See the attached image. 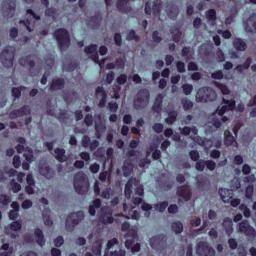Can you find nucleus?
I'll return each instance as SVG.
<instances>
[{"instance_id":"ddd939ff","label":"nucleus","mask_w":256,"mask_h":256,"mask_svg":"<svg viewBox=\"0 0 256 256\" xmlns=\"http://www.w3.org/2000/svg\"><path fill=\"white\" fill-rule=\"evenodd\" d=\"M196 171H200L203 173L205 171V167L208 169V171H215L217 168V163L213 160H198L196 161Z\"/></svg>"},{"instance_id":"f03ea898","label":"nucleus","mask_w":256,"mask_h":256,"mask_svg":"<svg viewBox=\"0 0 256 256\" xmlns=\"http://www.w3.org/2000/svg\"><path fill=\"white\" fill-rule=\"evenodd\" d=\"M149 101H151V92L147 88H142L134 96L133 107L136 111H141L149 105Z\"/></svg>"},{"instance_id":"0eeeda50","label":"nucleus","mask_w":256,"mask_h":256,"mask_svg":"<svg viewBox=\"0 0 256 256\" xmlns=\"http://www.w3.org/2000/svg\"><path fill=\"white\" fill-rule=\"evenodd\" d=\"M217 99V93L209 87H202L196 94V100L198 103H209Z\"/></svg>"},{"instance_id":"13d9d810","label":"nucleus","mask_w":256,"mask_h":256,"mask_svg":"<svg viewBox=\"0 0 256 256\" xmlns=\"http://www.w3.org/2000/svg\"><path fill=\"white\" fill-rule=\"evenodd\" d=\"M118 85H125L127 83V74H121L116 78Z\"/></svg>"},{"instance_id":"680f3d73","label":"nucleus","mask_w":256,"mask_h":256,"mask_svg":"<svg viewBox=\"0 0 256 256\" xmlns=\"http://www.w3.org/2000/svg\"><path fill=\"white\" fill-rule=\"evenodd\" d=\"M108 109L111 113H117V110L119 109V104H117V102H109Z\"/></svg>"},{"instance_id":"39448f33","label":"nucleus","mask_w":256,"mask_h":256,"mask_svg":"<svg viewBox=\"0 0 256 256\" xmlns=\"http://www.w3.org/2000/svg\"><path fill=\"white\" fill-rule=\"evenodd\" d=\"M60 51H65V49H69L71 45V36L69 35V31L65 28H59L53 33Z\"/></svg>"},{"instance_id":"4468645a","label":"nucleus","mask_w":256,"mask_h":256,"mask_svg":"<svg viewBox=\"0 0 256 256\" xmlns=\"http://www.w3.org/2000/svg\"><path fill=\"white\" fill-rule=\"evenodd\" d=\"M165 243H167V238H165V235L163 234H158L150 239V247L156 251H161L165 246Z\"/></svg>"},{"instance_id":"c9c22d12","label":"nucleus","mask_w":256,"mask_h":256,"mask_svg":"<svg viewBox=\"0 0 256 256\" xmlns=\"http://www.w3.org/2000/svg\"><path fill=\"white\" fill-rule=\"evenodd\" d=\"M167 207H169V202H167V201H163L161 203L154 204V209L156 211H158L159 213H165V209H167Z\"/></svg>"},{"instance_id":"5fc2aeb1","label":"nucleus","mask_w":256,"mask_h":256,"mask_svg":"<svg viewBox=\"0 0 256 256\" xmlns=\"http://www.w3.org/2000/svg\"><path fill=\"white\" fill-rule=\"evenodd\" d=\"M115 245H119V240L117 238H112L107 242V248L106 251H109V249H113Z\"/></svg>"},{"instance_id":"0e129e2a","label":"nucleus","mask_w":256,"mask_h":256,"mask_svg":"<svg viewBox=\"0 0 256 256\" xmlns=\"http://www.w3.org/2000/svg\"><path fill=\"white\" fill-rule=\"evenodd\" d=\"M152 129L155 133H163V129H164V126L162 123H155L153 126H152Z\"/></svg>"},{"instance_id":"7c9ffc66","label":"nucleus","mask_w":256,"mask_h":256,"mask_svg":"<svg viewBox=\"0 0 256 256\" xmlns=\"http://www.w3.org/2000/svg\"><path fill=\"white\" fill-rule=\"evenodd\" d=\"M171 229L172 231H174V233H176V235H179L183 233V223H181L180 221L173 222L171 224Z\"/></svg>"},{"instance_id":"774afa93","label":"nucleus","mask_w":256,"mask_h":256,"mask_svg":"<svg viewBox=\"0 0 256 256\" xmlns=\"http://www.w3.org/2000/svg\"><path fill=\"white\" fill-rule=\"evenodd\" d=\"M223 77H224L223 71H221V70H218V71H216V72H214V73L211 74V78H212V79L221 80V79H223Z\"/></svg>"},{"instance_id":"2f4dec72","label":"nucleus","mask_w":256,"mask_h":256,"mask_svg":"<svg viewBox=\"0 0 256 256\" xmlns=\"http://www.w3.org/2000/svg\"><path fill=\"white\" fill-rule=\"evenodd\" d=\"M41 174L46 177V179H53L55 173H53V170L49 166H45L44 168L40 169Z\"/></svg>"},{"instance_id":"c85d7f7f","label":"nucleus","mask_w":256,"mask_h":256,"mask_svg":"<svg viewBox=\"0 0 256 256\" xmlns=\"http://www.w3.org/2000/svg\"><path fill=\"white\" fill-rule=\"evenodd\" d=\"M54 153L59 163H65V161H67V156H65V150L63 148H55Z\"/></svg>"},{"instance_id":"052dcab7","label":"nucleus","mask_w":256,"mask_h":256,"mask_svg":"<svg viewBox=\"0 0 256 256\" xmlns=\"http://www.w3.org/2000/svg\"><path fill=\"white\" fill-rule=\"evenodd\" d=\"M77 67H79V64H77V62H70L66 65V71H68L69 73H73V71H75Z\"/></svg>"},{"instance_id":"2eb2a0df","label":"nucleus","mask_w":256,"mask_h":256,"mask_svg":"<svg viewBox=\"0 0 256 256\" xmlns=\"http://www.w3.org/2000/svg\"><path fill=\"white\" fill-rule=\"evenodd\" d=\"M2 7L4 10V15L11 19L15 15V9L17 7V2L15 0H4L2 2Z\"/></svg>"},{"instance_id":"e2e57ef3","label":"nucleus","mask_w":256,"mask_h":256,"mask_svg":"<svg viewBox=\"0 0 256 256\" xmlns=\"http://www.w3.org/2000/svg\"><path fill=\"white\" fill-rule=\"evenodd\" d=\"M152 39H153L154 43H161L163 41V37H161L159 35V31H157V30H155L152 33Z\"/></svg>"},{"instance_id":"6e6552de","label":"nucleus","mask_w":256,"mask_h":256,"mask_svg":"<svg viewBox=\"0 0 256 256\" xmlns=\"http://www.w3.org/2000/svg\"><path fill=\"white\" fill-rule=\"evenodd\" d=\"M82 219H85V214L83 213V211L70 213L67 216L65 222L66 231H75V227H77Z\"/></svg>"},{"instance_id":"72a5a7b5","label":"nucleus","mask_w":256,"mask_h":256,"mask_svg":"<svg viewBox=\"0 0 256 256\" xmlns=\"http://www.w3.org/2000/svg\"><path fill=\"white\" fill-rule=\"evenodd\" d=\"M177 121V111H170L168 117L165 119V123L168 125H173Z\"/></svg>"},{"instance_id":"423d86ee","label":"nucleus","mask_w":256,"mask_h":256,"mask_svg":"<svg viewBox=\"0 0 256 256\" xmlns=\"http://www.w3.org/2000/svg\"><path fill=\"white\" fill-rule=\"evenodd\" d=\"M0 61L6 69H11L13 61H15V48L13 46L4 48L0 54Z\"/></svg>"},{"instance_id":"79ce46f5","label":"nucleus","mask_w":256,"mask_h":256,"mask_svg":"<svg viewBox=\"0 0 256 256\" xmlns=\"http://www.w3.org/2000/svg\"><path fill=\"white\" fill-rule=\"evenodd\" d=\"M254 191H255V187L253 186V184H249L245 190L246 199H253Z\"/></svg>"},{"instance_id":"bb28decb","label":"nucleus","mask_w":256,"mask_h":256,"mask_svg":"<svg viewBox=\"0 0 256 256\" xmlns=\"http://www.w3.org/2000/svg\"><path fill=\"white\" fill-rule=\"evenodd\" d=\"M233 47L236 51H247V43L241 38H234Z\"/></svg>"},{"instance_id":"4be33fe9","label":"nucleus","mask_w":256,"mask_h":256,"mask_svg":"<svg viewBox=\"0 0 256 256\" xmlns=\"http://www.w3.org/2000/svg\"><path fill=\"white\" fill-rule=\"evenodd\" d=\"M176 194L178 195V197L184 199V201H189L192 196L191 189L187 185L178 187Z\"/></svg>"},{"instance_id":"a19ab883","label":"nucleus","mask_w":256,"mask_h":256,"mask_svg":"<svg viewBox=\"0 0 256 256\" xmlns=\"http://www.w3.org/2000/svg\"><path fill=\"white\" fill-rule=\"evenodd\" d=\"M11 203V197L7 194H0V205L7 207Z\"/></svg>"},{"instance_id":"b1692460","label":"nucleus","mask_w":256,"mask_h":256,"mask_svg":"<svg viewBox=\"0 0 256 256\" xmlns=\"http://www.w3.org/2000/svg\"><path fill=\"white\" fill-rule=\"evenodd\" d=\"M34 235H35V239H36V243L40 246V247H45V235H43V230H41V228H36L34 230Z\"/></svg>"},{"instance_id":"20e7f679","label":"nucleus","mask_w":256,"mask_h":256,"mask_svg":"<svg viewBox=\"0 0 256 256\" xmlns=\"http://www.w3.org/2000/svg\"><path fill=\"white\" fill-rule=\"evenodd\" d=\"M74 189L78 195H85L89 191V179L83 171L74 175Z\"/></svg>"},{"instance_id":"c756f323","label":"nucleus","mask_w":256,"mask_h":256,"mask_svg":"<svg viewBox=\"0 0 256 256\" xmlns=\"http://www.w3.org/2000/svg\"><path fill=\"white\" fill-rule=\"evenodd\" d=\"M215 87H217V89H220L222 95H229L231 93V90H229V87H227V85L221 83V82H214Z\"/></svg>"},{"instance_id":"09e8293b","label":"nucleus","mask_w":256,"mask_h":256,"mask_svg":"<svg viewBox=\"0 0 256 256\" xmlns=\"http://www.w3.org/2000/svg\"><path fill=\"white\" fill-rule=\"evenodd\" d=\"M131 171H133V164H131V163L124 164L123 173H124L125 177L131 175Z\"/></svg>"},{"instance_id":"864d4df0","label":"nucleus","mask_w":256,"mask_h":256,"mask_svg":"<svg viewBox=\"0 0 256 256\" xmlns=\"http://www.w3.org/2000/svg\"><path fill=\"white\" fill-rule=\"evenodd\" d=\"M216 57H217L219 63H223V61H225V53L223 52V50L221 48H218L216 50Z\"/></svg>"},{"instance_id":"bf43d9fd","label":"nucleus","mask_w":256,"mask_h":256,"mask_svg":"<svg viewBox=\"0 0 256 256\" xmlns=\"http://www.w3.org/2000/svg\"><path fill=\"white\" fill-rule=\"evenodd\" d=\"M89 145H91V137H89V135H84L82 137V147L87 149V147H89Z\"/></svg>"},{"instance_id":"3c124183","label":"nucleus","mask_w":256,"mask_h":256,"mask_svg":"<svg viewBox=\"0 0 256 256\" xmlns=\"http://www.w3.org/2000/svg\"><path fill=\"white\" fill-rule=\"evenodd\" d=\"M91 59L100 67L105 63V60H99V54L97 52H94V54L91 55Z\"/></svg>"},{"instance_id":"58836bf2","label":"nucleus","mask_w":256,"mask_h":256,"mask_svg":"<svg viewBox=\"0 0 256 256\" xmlns=\"http://www.w3.org/2000/svg\"><path fill=\"white\" fill-rule=\"evenodd\" d=\"M181 103L184 111H189V109H193V101H191L190 99L183 98L181 100Z\"/></svg>"},{"instance_id":"a878e982","label":"nucleus","mask_w":256,"mask_h":256,"mask_svg":"<svg viewBox=\"0 0 256 256\" xmlns=\"http://www.w3.org/2000/svg\"><path fill=\"white\" fill-rule=\"evenodd\" d=\"M18 63L21 67H29L30 69L35 67V61L31 59V55L20 58Z\"/></svg>"},{"instance_id":"4d7b16f0","label":"nucleus","mask_w":256,"mask_h":256,"mask_svg":"<svg viewBox=\"0 0 256 256\" xmlns=\"http://www.w3.org/2000/svg\"><path fill=\"white\" fill-rule=\"evenodd\" d=\"M84 123L85 125H87V127H91V125H93V114H86L84 118Z\"/></svg>"},{"instance_id":"cd10ccee","label":"nucleus","mask_w":256,"mask_h":256,"mask_svg":"<svg viewBox=\"0 0 256 256\" xmlns=\"http://www.w3.org/2000/svg\"><path fill=\"white\" fill-rule=\"evenodd\" d=\"M233 143H237V140H235V136H233V133H231L229 130L224 131V145L226 147H231Z\"/></svg>"},{"instance_id":"f704fd0d","label":"nucleus","mask_w":256,"mask_h":256,"mask_svg":"<svg viewBox=\"0 0 256 256\" xmlns=\"http://www.w3.org/2000/svg\"><path fill=\"white\" fill-rule=\"evenodd\" d=\"M218 193H219L222 201H224V203L227 202V199H229V195H231V191H229V189H227V188H220L218 190Z\"/></svg>"},{"instance_id":"a211bd4d","label":"nucleus","mask_w":256,"mask_h":256,"mask_svg":"<svg viewBox=\"0 0 256 256\" xmlns=\"http://www.w3.org/2000/svg\"><path fill=\"white\" fill-rule=\"evenodd\" d=\"M101 21H103V16L101 12H98L88 18L87 25L91 27V29H99V27H101Z\"/></svg>"},{"instance_id":"ea45409f","label":"nucleus","mask_w":256,"mask_h":256,"mask_svg":"<svg viewBox=\"0 0 256 256\" xmlns=\"http://www.w3.org/2000/svg\"><path fill=\"white\" fill-rule=\"evenodd\" d=\"M222 103H224V106L227 107V109L230 111H233V109H235L236 102L234 99L228 100V99L223 98Z\"/></svg>"},{"instance_id":"f8f14e48","label":"nucleus","mask_w":256,"mask_h":256,"mask_svg":"<svg viewBox=\"0 0 256 256\" xmlns=\"http://www.w3.org/2000/svg\"><path fill=\"white\" fill-rule=\"evenodd\" d=\"M100 223H103V225H109L115 221V218H113V210L109 207H102L100 209V216H99Z\"/></svg>"},{"instance_id":"e433bc0d","label":"nucleus","mask_w":256,"mask_h":256,"mask_svg":"<svg viewBox=\"0 0 256 256\" xmlns=\"http://www.w3.org/2000/svg\"><path fill=\"white\" fill-rule=\"evenodd\" d=\"M27 90L25 86H19L12 88V95L15 99H19L21 97V92Z\"/></svg>"},{"instance_id":"603ef678","label":"nucleus","mask_w":256,"mask_h":256,"mask_svg":"<svg viewBox=\"0 0 256 256\" xmlns=\"http://www.w3.org/2000/svg\"><path fill=\"white\" fill-rule=\"evenodd\" d=\"M182 89L185 95H191L193 93V86L191 84H183Z\"/></svg>"},{"instance_id":"de8ad7c7","label":"nucleus","mask_w":256,"mask_h":256,"mask_svg":"<svg viewBox=\"0 0 256 256\" xmlns=\"http://www.w3.org/2000/svg\"><path fill=\"white\" fill-rule=\"evenodd\" d=\"M10 185L12 187L13 193H19V191H21V184L17 183L15 179L10 181Z\"/></svg>"},{"instance_id":"9b49d317","label":"nucleus","mask_w":256,"mask_h":256,"mask_svg":"<svg viewBox=\"0 0 256 256\" xmlns=\"http://www.w3.org/2000/svg\"><path fill=\"white\" fill-rule=\"evenodd\" d=\"M196 253L199 256H215V249L209 243L200 241L197 244Z\"/></svg>"},{"instance_id":"338daca9","label":"nucleus","mask_w":256,"mask_h":256,"mask_svg":"<svg viewBox=\"0 0 256 256\" xmlns=\"http://www.w3.org/2000/svg\"><path fill=\"white\" fill-rule=\"evenodd\" d=\"M176 68H177L178 73H185V62L178 61L176 63Z\"/></svg>"},{"instance_id":"37998d69","label":"nucleus","mask_w":256,"mask_h":256,"mask_svg":"<svg viewBox=\"0 0 256 256\" xmlns=\"http://www.w3.org/2000/svg\"><path fill=\"white\" fill-rule=\"evenodd\" d=\"M206 18L208 21H217V11L215 9H209L206 12Z\"/></svg>"},{"instance_id":"c03bdc74","label":"nucleus","mask_w":256,"mask_h":256,"mask_svg":"<svg viewBox=\"0 0 256 256\" xmlns=\"http://www.w3.org/2000/svg\"><path fill=\"white\" fill-rule=\"evenodd\" d=\"M150 151H153L152 159H154V161H159V159H161V150L155 149V146H150Z\"/></svg>"},{"instance_id":"8fccbe9b","label":"nucleus","mask_w":256,"mask_h":256,"mask_svg":"<svg viewBox=\"0 0 256 256\" xmlns=\"http://www.w3.org/2000/svg\"><path fill=\"white\" fill-rule=\"evenodd\" d=\"M189 155H190V159L192 160V161H199V159H201V155L199 154V151H197V150H191L190 152H189Z\"/></svg>"},{"instance_id":"5701e85b","label":"nucleus","mask_w":256,"mask_h":256,"mask_svg":"<svg viewBox=\"0 0 256 256\" xmlns=\"http://www.w3.org/2000/svg\"><path fill=\"white\" fill-rule=\"evenodd\" d=\"M163 99H165V95L158 94L154 100V104L152 105V111L154 113H160L163 109Z\"/></svg>"},{"instance_id":"69168bd1","label":"nucleus","mask_w":256,"mask_h":256,"mask_svg":"<svg viewBox=\"0 0 256 256\" xmlns=\"http://www.w3.org/2000/svg\"><path fill=\"white\" fill-rule=\"evenodd\" d=\"M12 165L15 169H19V167H21V157L19 155L14 156Z\"/></svg>"},{"instance_id":"dca6fc26","label":"nucleus","mask_w":256,"mask_h":256,"mask_svg":"<svg viewBox=\"0 0 256 256\" xmlns=\"http://www.w3.org/2000/svg\"><path fill=\"white\" fill-rule=\"evenodd\" d=\"M25 115H31L30 105H23L19 109H14L9 113L10 119H17V117H25Z\"/></svg>"},{"instance_id":"412c9836","label":"nucleus","mask_w":256,"mask_h":256,"mask_svg":"<svg viewBox=\"0 0 256 256\" xmlns=\"http://www.w3.org/2000/svg\"><path fill=\"white\" fill-rule=\"evenodd\" d=\"M65 89V79L63 78H54L50 82V87L49 91L54 92V91H61Z\"/></svg>"},{"instance_id":"f257e3e1","label":"nucleus","mask_w":256,"mask_h":256,"mask_svg":"<svg viewBox=\"0 0 256 256\" xmlns=\"http://www.w3.org/2000/svg\"><path fill=\"white\" fill-rule=\"evenodd\" d=\"M130 227L131 224L128 222H124L121 225V230L127 231L125 235V247L126 249H130L132 253H139V251H141V244L137 243L139 241V236L137 235V231L129 230Z\"/></svg>"},{"instance_id":"9d476101","label":"nucleus","mask_w":256,"mask_h":256,"mask_svg":"<svg viewBox=\"0 0 256 256\" xmlns=\"http://www.w3.org/2000/svg\"><path fill=\"white\" fill-rule=\"evenodd\" d=\"M163 9V1L154 0L153 2L148 1L145 3V14L146 15H154L155 17H159L161 15V10Z\"/></svg>"},{"instance_id":"6e6d98bb","label":"nucleus","mask_w":256,"mask_h":256,"mask_svg":"<svg viewBox=\"0 0 256 256\" xmlns=\"http://www.w3.org/2000/svg\"><path fill=\"white\" fill-rule=\"evenodd\" d=\"M23 225L19 221H14L10 224L11 231H21Z\"/></svg>"},{"instance_id":"f3484780","label":"nucleus","mask_w":256,"mask_h":256,"mask_svg":"<svg viewBox=\"0 0 256 256\" xmlns=\"http://www.w3.org/2000/svg\"><path fill=\"white\" fill-rule=\"evenodd\" d=\"M130 0H117L116 9L119 13H124V15H129L133 13V7L129 5Z\"/></svg>"},{"instance_id":"aec40b11","label":"nucleus","mask_w":256,"mask_h":256,"mask_svg":"<svg viewBox=\"0 0 256 256\" xmlns=\"http://www.w3.org/2000/svg\"><path fill=\"white\" fill-rule=\"evenodd\" d=\"M244 29L246 33H256V14H252L244 22Z\"/></svg>"},{"instance_id":"393cba45","label":"nucleus","mask_w":256,"mask_h":256,"mask_svg":"<svg viewBox=\"0 0 256 256\" xmlns=\"http://www.w3.org/2000/svg\"><path fill=\"white\" fill-rule=\"evenodd\" d=\"M222 227H224L228 237H231V235H233V220H231V218L229 217L224 218Z\"/></svg>"},{"instance_id":"1a4fd4ad","label":"nucleus","mask_w":256,"mask_h":256,"mask_svg":"<svg viewBox=\"0 0 256 256\" xmlns=\"http://www.w3.org/2000/svg\"><path fill=\"white\" fill-rule=\"evenodd\" d=\"M237 230L240 235H245L249 239H255L256 237V230L255 228L249 223V220H242L237 224Z\"/></svg>"},{"instance_id":"6ab92c4d","label":"nucleus","mask_w":256,"mask_h":256,"mask_svg":"<svg viewBox=\"0 0 256 256\" xmlns=\"http://www.w3.org/2000/svg\"><path fill=\"white\" fill-rule=\"evenodd\" d=\"M96 97L97 99H99V97H101L99 103H98V107L100 109H103L105 107V105H107V92L105 91V88H103V86H98L96 88Z\"/></svg>"},{"instance_id":"4c0bfd02","label":"nucleus","mask_w":256,"mask_h":256,"mask_svg":"<svg viewBox=\"0 0 256 256\" xmlns=\"http://www.w3.org/2000/svg\"><path fill=\"white\" fill-rule=\"evenodd\" d=\"M171 34L173 35L172 39L174 41V43H179V41H181V35H183V33L181 32V30L179 28H176L170 31Z\"/></svg>"},{"instance_id":"473e14b6","label":"nucleus","mask_w":256,"mask_h":256,"mask_svg":"<svg viewBox=\"0 0 256 256\" xmlns=\"http://www.w3.org/2000/svg\"><path fill=\"white\" fill-rule=\"evenodd\" d=\"M126 39L127 41H135L136 43H139L141 41V37L137 35L135 30H130L126 35Z\"/></svg>"},{"instance_id":"a18cd8bd","label":"nucleus","mask_w":256,"mask_h":256,"mask_svg":"<svg viewBox=\"0 0 256 256\" xmlns=\"http://www.w3.org/2000/svg\"><path fill=\"white\" fill-rule=\"evenodd\" d=\"M84 52L88 55H93L94 53H97V44H91L89 46H86L84 48Z\"/></svg>"},{"instance_id":"7ed1b4c3","label":"nucleus","mask_w":256,"mask_h":256,"mask_svg":"<svg viewBox=\"0 0 256 256\" xmlns=\"http://www.w3.org/2000/svg\"><path fill=\"white\" fill-rule=\"evenodd\" d=\"M133 188L135 189L136 195H139V197H143L145 195V188H143V185L137 178H130L126 185L124 194L126 199H131V195H133Z\"/></svg>"},{"instance_id":"49530a36","label":"nucleus","mask_w":256,"mask_h":256,"mask_svg":"<svg viewBox=\"0 0 256 256\" xmlns=\"http://www.w3.org/2000/svg\"><path fill=\"white\" fill-rule=\"evenodd\" d=\"M45 15L47 17H52L53 19H55V17H57V9L53 7L47 8L45 10Z\"/></svg>"}]
</instances>
